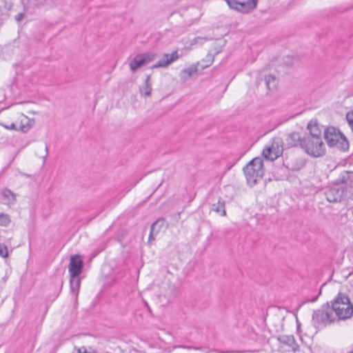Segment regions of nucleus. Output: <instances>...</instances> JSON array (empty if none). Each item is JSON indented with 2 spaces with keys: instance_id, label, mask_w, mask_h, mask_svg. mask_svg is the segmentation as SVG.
Returning <instances> with one entry per match:
<instances>
[{
  "instance_id": "f257e3e1",
  "label": "nucleus",
  "mask_w": 353,
  "mask_h": 353,
  "mask_svg": "<svg viewBox=\"0 0 353 353\" xmlns=\"http://www.w3.org/2000/svg\"><path fill=\"white\" fill-rule=\"evenodd\" d=\"M330 304L336 321L348 319L353 314V305L345 294L339 293Z\"/></svg>"
},
{
  "instance_id": "f03ea898",
  "label": "nucleus",
  "mask_w": 353,
  "mask_h": 353,
  "mask_svg": "<svg viewBox=\"0 0 353 353\" xmlns=\"http://www.w3.org/2000/svg\"><path fill=\"white\" fill-rule=\"evenodd\" d=\"M336 321L330 303L321 305L320 308L313 312L312 323L316 329L326 327L327 325Z\"/></svg>"
},
{
  "instance_id": "7ed1b4c3",
  "label": "nucleus",
  "mask_w": 353,
  "mask_h": 353,
  "mask_svg": "<svg viewBox=\"0 0 353 353\" xmlns=\"http://www.w3.org/2000/svg\"><path fill=\"white\" fill-rule=\"evenodd\" d=\"M243 172L248 183L253 186L261 179L263 174V161L261 157H255L251 160L244 168Z\"/></svg>"
},
{
  "instance_id": "20e7f679",
  "label": "nucleus",
  "mask_w": 353,
  "mask_h": 353,
  "mask_svg": "<svg viewBox=\"0 0 353 353\" xmlns=\"http://www.w3.org/2000/svg\"><path fill=\"white\" fill-rule=\"evenodd\" d=\"M301 148L312 157H321L325 153V145L321 138L303 137Z\"/></svg>"
},
{
  "instance_id": "39448f33",
  "label": "nucleus",
  "mask_w": 353,
  "mask_h": 353,
  "mask_svg": "<svg viewBox=\"0 0 353 353\" xmlns=\"http://www.w3.org/2000/svg\"><path fill=\"white\" fill-rule=\"evenodd\" d=\"M278 351L281 353L289 352H296L299 350V345L293 335H280L276 338Z\"/></svg>"
},
{
  "instance_id": "423d86ee",
  "label": "nucleus",
  "mask_w": 353,
  "mask_h": 353,
  "mask_svg": "<svg viewBox=\"0 0 353 353\" xmlns=\"http://www.w3.org/2000/svg\"><path fill=\"white\" fill-rule=\"evenodd\" d=\"M333 185H341L343 189L348 193L353 188V171L344 170L333 181Z\"/></svg>"
},
{
  "instance_id": "0eeeda50",
  "label": "nucleus",
  "mask_w": 353,
  "mask_h": 353,
  "mask_svg": "<svg viewBox=\"0 0 353 353\" xmlns=\"http://www.w3.org/2000/svg\"><path fill=\"white\" fill-rule=\"evenodd\" d=\"M339 186V185H334V186L330 187L325 190V195L329 202H341L342 199L347 196V193L346 192V190Z\"/></svg>"
},
{
  "instance_id": "6e6552de",
  "label": "nucleus",
  "mask_w": 353,
  "mask_h": 353,
  "mask_svg": "<svg viewBox=\"0 0 353 353\" xmlns=\"http://www.w3.org/2000/svg\"><path fill=\"white\" fill-rule=\"evenodd\" d=\"M343 134L334 127H328L324 130V139L329 147H334L341 139Z\"/></svg>"
},
{
  "instance_id": "1a4fd4ad",
  "label": "nucleus",
  "mask_w": 353,
  "mask_h": 353,
  "mask_svg": "<svg viewBox=\"0 0 353 353\" xmlns=\"http://www.w3.org/2000/svg\"><path fill=\"white\" fill-rule=\"evenodd\" d=\"M180 57L177 50L173 51L171 54L165 53L163 57L155 64H154L151 68H167L168 65L172 64L173 62L176 61Z\"/></svg>"
},
{
  "instance_id": "9d476101",
  "label": "nucleus",
  "mask_w": 353,
  "mask_h": 353,
  "mask_svg": "<svg viewBox=\"0 0 353 353\" xmlns=\"http://www.w3.org/2000/svg\"><path fill=\"white\" fill-rule=\"evenodd\" d=\"M83 265V261L79 255L72 256L68 266L70 276H79L82 272Z\"/></svg>"
},
{
  "instance_id": "9b49d317",
  "label": "nucleus",
  "mask_w": 353,
  "mask_h": 353,
  "mask_svg": "<svg viewBox=\"0 0 353 353\" xmlns=\"http://www.w3.org/2000/svg\"><path fill=\"white\" fill-rule=\"evenodd\" d=\"M157 57V54L153 52H147L144 54H137L134 58V70L137 68L145 65L154 61Z\"/></svg>"
},
{
  "instance_id": "f8f14e48",
  "label": "nucleus",
  "mask_w": 353,
  "mask_h": 353,
  "mask_svg": "<svg viewBox=\"0 0 353 353\" xmlns=\"http://www.w3.org/2000/svg\"><path fill=\"white\" fill-rule=\"evenodd\" d=\"M302 139L301 134L299 132H293L288 134L285 141L290 147H302Z\"/></svg>"
},
{
  "instance_id": "ddd939ff",
  "label": "nucleus",
  "mask_w": 353,
  "mask_h": 353,
  "mask_svg": "<svg viewBox=\"0 0 353 353\" xmlns=\"http://www.w3.org/2000/svg\"><path fill=\"white\" fill-rule=\"evenodd\" d=\"M309 130V134L305 135L306 137L312 138H321V129L319 128L316 121H311L307 127Z\"/></svg>"
},
{
  "instance_id": "4468645a",
  "label": "nucleus",
  "mask_w": 353,
  "mask_h": 353,
  "mask_svg": "<svg viewBox=\"0 0 353 353\" xmlns=\"http://www.w3.org/2000/svg\"><path fill=\"white\" fill-rule=\"evenodd\" d=\"M281 152L279 150H276L274 145L272 147H268L263 149L262 154L265 159L270 161L276 159L280 156Z\"/></svg>"
},
{
  "instance_id": "2eb2a0df",
  "label": "nucleus",
  "mask_w": 353,
  "mask_h": 353,
  "mask_svg": "<svg viewBox=\"0 0 353 353\" xmlns=\"http://www.w3.org/2000/svg\"><path fill=\"white\" fill-rule=\"evenodd\" d=\"M81 281L79 276H70V292L74 295V299H77Z\"/></svg>"
},
{
  "instance_id": "dca6fc26",
  "label": "nucleus",
  "mask_w": 353,
  "mask_h": 353,
  "mask_svg": "<svg viewBox=\"0 0 353 353\" xmlns=\"http://www.w3.org/2000/svg\"><path fill=\"white\" fill-rule=\"evenodd\" d=\"M257 4V0H248L246 2H240L239 12L246 13L254 9Z\"/></svg>"
},
{
  "instance_id": "f3484780",
  "label": "nucleus",
  "mask_w": 353,
  "mask_h": 353,
  "mask_svg": "<svg viewBox=\"0 0 353 353\" xmlns=\"http://www.w3.org/2000/svg\"><path fill=\"white\" fill-rule=\"evenodd\" d=\"M225 202L224 200L219 199L216 203L212 204L211 210L216 212L222 216H226V210L225 207Z\"/></svg>"
},
{
  "instance_id": "a211bd4d",
  "label": "nucleus",
  "mask_w": 353,
  "mask_h": 353,
  "mask_svg": "<svg viewBox=\"0 0 353 353\" xmlns=\"http://www.w3.org/2000/svg\"><path fill=\"white\" fill-rule=\"evenodd\" d=\"M4 203L7 205L13 204L16 200V195L10 190L5 188L1 192Z\"/></svg>"
},
{
  "instance_id": "6ab92c4d",
  "label": "nucleus",
  "mask_w": 353,
  "mask_h": 353,
  "mask_svg": "<svg viewBox=\"0 0 353 353\" xmlns=\"http://www.w3.org/2000/svg\"><path fill=\"white\" fill-rule=\"evenodd\" d=\"M306 165V160L303 157H298L292 160L290 164V169L292 171H299Z\"/></svg>"
},
{
  "instance_id": "aec40b11",
  "label": "nucleus",
  "mask_w": 353,
  "mask_h": 353,
  "mask_svg": "<svg viewBox=\"0 0 353 353\" xmlns=\"http://www.w3.org/2000/svg\"><path fill=\"white\" fill-rule=\"evenodd\" d=\"M150 77L148 75L145 79L143 85L140 88L141 93L145 96H149L152 91V85L150 83Z\"/></svg>"
},
{
  "instance_id": "412c9836",
  "label": "nucleus",
  "mask_w": 353,
  "mask_h": 353,
  "mask_svg": "<svg viewBox=\"0 0 353 353\" xmlns=\"http://www.w3.org/2000/svg\"><path fill=\"white\" fill-rule=\"evenodd\" d=\"M265 82L268 90L276 88L278 83L276 78L271 74L265 77Z\"/></svg>"
},
{
  "instance_id": "4be33fe9",
  "label": "nucleus",
  "mask_w": 353,
  "mask_h": 353,
  "mask_svg": "<svg viewBox=\"0 0 353 353\" xmlns=\"http://www.w3.org/2000/svg\"><path fill=\"white\" fill-rule=\"evenodd\" d=\"M165 224V219L163 218H159L155 222H154L150 228L152 232H155L156 234L159 233L160 230L163 227Z\"/></svg>"
},
{
  "instance_id": "5701e85b",
  "label": "nucleus",
  "mask_w": 353,
  "mask_h": 353,
  "mask_svg": "<svg viewBox=\"0 0 353 353\" xmlns=\"http://www.w3.org/2000/svg\"><path fill=\"white\" fill-rule=\"evenodd\" d=\"M334 146L342 151H346L349 148V142L345 137L342 134L341 139H340V141H337V144Z\"/></svg>"
},
{
  "instance_id": "b1692460",
  "label": "nucleus",
  "mask_w": 353,
  "mask_h": 353,
  "mask_svg": "<svg viewBox=\"0 0 353 353\" xmlns=\"http://www.w3.org/2000/svg\"><path fill=\"white\" fill-rule=\"evenodd\" d=\"M197 72V68L194 65H192L189 68H185L182 70V74L184 75L185 79L190 78L192 75Z\"/></svg>"
},
{
  "instance_id": "393cba45",
  "label": "nucleus",
  "mask_w": 353,
  "mask_h": 353,
  "mask_svg": "<svg viewBox=\"0 0 353 353\" xmlns=\"http://www.w3.org/2000/svg\"><path fill=\"white\" fill-rule=\"evenodd\" d=\"M10 223V216L5 213H0V225L7 227Z\"/></svg>"
},
{
  "instance_id": "a878e982",
  "label": "nucleus",
  "mask_w": 353,
  "mask_h": 353,
  "mask_svg": "<svg viewBox=\"0 0 353 353\" xmlns=\"http://www.w3.org/2000/svg\"><path fill=\"white\" fill-rule=\"evenodd\" d=\"M225 1L231 9L239 11V3H240L239 1H237L236 0H225Z\"/></svg>"
},
{
  "instance_id": "bb28decb",
  "label": "nucleus",
  "mask_w": 353,
  "mask_h": 353,
  "mask_svg": "<svg viewBox=\"0 0 353 353\" xmlns=\"http://www.w3.org/2000/svg\"><path fill=\"white\" fill-rule=\"evenodd\" d=\"M346 119L347 121L351 128L352 130L353 131V110L346 114Z\"/></svg>"
},
{
  "instance_id": "cd10ccee",
  "label": "nucleus",
  "mask_w": 353,
  "mask_h": 353,
  "mask_svg": "<svg viewBox=\"0 0 353 353\" xmlns=\"http://www.w3.org/2000/svg\"><path fill=\"white\" fill-rule=\"evenodd\" d=\"M8 255V248L6 245L0 244V256L6 258Z\"/></svg>"
},
{
  "instance_id": "c85d7f7f",
  "label": "nucleus",
  "mask_w": 353,
  "mask_h": 353,
  "mask_svg": "<svg viewBox=\"0 0 353 353\" xmlns=\"http://www.w3.org/2000/svg\"><path fill=\"white\" fill-rule=\"evenodd\" d=\"M73 353H95L93 351H88L86 347H74Z\"/></svg>"
},
{
  "instance_id": "c756f323",
  "label": "nucleus",
  "mask_w": 353,
  "mask_h": 353,
  "mask_svg": "<svg viewBox=\"0 0 353 353\" xmlns=\"http://www.w3.org/2000/svg\"><path fill=\"white\" fill-rule=\"evenodd\" d=\"M213 60H214V57H213V55H212V54H208L207 55V57H206V61L208 62V63H207L206 65H204V66H203V67L204 68V67H208V66H209V65L211 64V63L213 61Z\"/></svg>"
},
{
  "instance_id": "7c9ffc66",
  "label": "nucleus",
  "mask_w": 353,
  "mask_h": 353,
  "mask_svg": "<svg viewBox=\"0 0 353 353\" xmlns=\"http://www.w3.org/2000/svg\"><path fill=\"white\" fill-rule=\"evenodd\" d=\"M30 128H31V125L29 124H27V125L21 124L19 130L23 132H26L30 129Z\"/></svg>"
},
{
  "instance_id": "2f4dec72",
  "label": "nucleus",
  "mask_w": 353,
  "mask_h": 353,
  "mask_svg": "<svg viewBox=\"0 0 353 353\" xmlns=\"http://www.w3.org/2000/svg\"><path fill=\"white\" fill-rule=\"evenodd\" d=\"M256 351H220L219 353H245V352H255Z\"/></svg>"
},
{
  "instance_id": "473e14b6",
  "label": "nucleus",
  "mask_w": 353,
  "mask_h": 353,
  "mask_svg": "<svg viewBox=\"0 0 353 353\" xmlns=\"http://www.w3.org/2000/svg\"><path fill=\"white\" fill-rule=\"evenodd\" d=\"M3 126L6 128V129H8V130H18L16 127V125L12 123H11L10 125H3Z\"/></svg>"
},
{
  "instance_id": "72a5a7b5",
  "label": "nucleus",
  "mask_w": 353,
  "mask_h": 353,
  "mask_svg": "<svg viewBox=\"0 0 353 353\" xmlns=\"http://www.w3.org/2000/svg\"><path fill=\"white\" fill-rule=\"evenodd\" d=\"M177 347H182V348L187 349V350H200V349H201V347H194V346H187V345H179V346H177Z\"/></svg>"
},
{
  "instance_id": "f704fd0d",
  "label": "nucleus",
  "mask_w": 353,
  "mask_h": 353,
  "mask_svg": "<svg viewBox=\"0 0 353 353\" xmlns=\"http://www.w3.org/2000/svg\"><path fill=\"white\" fill-rule=\"evenodd\" d=\"M157 234L155 232L152 233V230H150V233L149 235V241L154 240V235Z\"/></svg>"
},
{
  "instance_id": "c9c22d12",
  "label": "nucleus",
  "mask_w": 353,
  "mask_h": 353,
  "mask_svg": "<svg viewBox=\"0 0 353 353\" xmlns=\"http://www.w3.org/2000/svg\"><path fill=\"white\" fill-rule=\"evenodd\" d=\"M22 18H23V14H21V13L18 14L15 17V19L17 21H20L22 19Z\"/></svg>"
},
{
  "instance_id": "e433bc0d",
  "label": "nucleus",
  "mask_w": 353,
  "mask_h": 353,
  "mask_svg": "<svg viewBox=\"0 0 353 353\" xmlns=\"http://www.w3.org/2000/svg\"><path fill=\"white\" fill-rule=\"evenodd\" d=\"M321 290H320L319 294L317 296H316L314 299H312L310 301L311 302L316 301L317 300L319 296L321 294Z\"/></svg>"
},
{
  "instance_id": "4c0bfd02",
  "label": "nucleus",
  "mask_w": 353,
  "mask_h": 353,
  "mask_svg": "<svg viewBox=\"0 0 353 353\" xmlns=\"http://www.w3.org/2000/svg\"><path fill=\"white\" fill-rule=\"evenodd\" d=\"M128 65H129V68H130V70L132 71V60L129 61Z\"/></svg>"
},
{
  "instance_id": "58836bf2",
  "label": "nucleus",
  "mask_w": 353,
  "mask_h": 353,
  "mask_svg": "<svg viewBox=\"0 0 353 353\" xmlns=\"http://www.w3.org/2000/svg\"><path fill=\"white\" fill-rule=\"evenodd\" d=\"M45 150H46V154H45V156L43 157V158H44V159H46V157H47V155H48V146H47V145L46 146Z\"/></svg>"
},
{
  "instance_id": "ea45409f",
  "label": "nucleus",
  "mask_w": 353,
  "mask_h": 353,
  "mask_svg": "<svg viewBox=\"0 0 353 353\" xmlns=\"http://www.w3.org/2000/svg\"><path fill=\"white\" fill-rule=\"evenodd\" d=\"M206 39H205V38H202V37H198V38H196V40H205V41Z\"/></svg>"
},
{
  "instance_id": "a19ab883",
  "label": "nucleus",
  "mask_w": 353,
  "mask_h": 353,
  "mask_svg": "<svg viewBox=\"0 0 353 353\" xmlns=\"http://www.w3.org/2000/svg\"><path fill=\"white\" fill-rule=\"evenodd\" d=\"M350 199L353 201V192L350 194Z\"/></svg>"
},
{
  "instance_id": "79ce46f5",
  "label": "nucleus",
  "mask_w": 353,
  "mask_h": 353,
  "mask_svg": "<svg viewBox=\"0 0 353 353\" xmlns=\"http://www.w3.org/2000/svg\"><path fill=\"white\" fill-rule=\"evenodd\" d=\"M296 321H298L296 320ZM299 328H300V323L299 322H297V330H299Z\"/></svg>"
},
{
  "instance_id": "37998d69",
  "label": "nucleus",
  "mask_w": 353,
  "mask_h": 353,
  "mask_svg": "<svg viewBox=\"0 0 353 353\" xmlns=\"http://www.w3.org/2000/svg\"><path fill=\"white\" fill-rule=\"evenodd\" d=\"M221 49L220 48L219 50H217V51L216 52V54L219 53V52H221Z\"/></svg>"
},
{
  "instance_id": "c03bdc74",
  "label": "nucleus",
  "mask_w": 353,
  "mask_h": 353,
  "mask_svg": "<svg viewBox=\"0 0 353 353\" xmlns=\"http://www.w3.org/2000/svg\"><path fill=\"white\" fill-rule=\"evenodd\" d=\"M143 301L145 303V305H148L147 303L144 300H143Z\"/></svg>"
}]
</instances>
